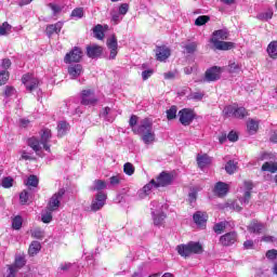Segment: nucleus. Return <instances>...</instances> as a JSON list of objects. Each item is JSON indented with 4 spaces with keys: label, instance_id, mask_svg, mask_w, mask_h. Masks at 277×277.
<instances>
[{
    "label": "nucleus",
    "instance_id": "nucleus-52",
    "mask_svg": "<svg viewBox=\"0 0 277 277\" xmlns=\"http://www.w3.org/2000/svg\"><path fill=\"white\" fill-rule=\"evenodd\" d=\"M120 181H122V175H113L110 177V185L113 186L120 185Z\"/></svg>",
    "mask_w": 277,
    "mask_h": 277
},
{
    "label": "nucleus",
    "instance_id": "nucleus-42",
    "mask_svg": "<svg viewBox=\"0 0 277 277\" xmlns=\"http://www.w3.org/2000/svg\"><path fill=\"white\" fill-rule=\"evenodd\" d=\"M272 16H274V12L272 10L258 14L259 21H271Z\"/></svg>",
    "mask_w": 277,
    "mask_h": 277
},
{
    "label": "nucleus",
    "instance_id": "nucleus-31",
    "mask_svg": "<svg viewBox=\"0 0 277 277\" xmlns=\"http://www.w3.org/2000/svg\"><path fill=\"white\" fill-rule=\"evenodd\" d=\"M245 187L247 189V192H245V205H248L250 202V190H252V188L254 187V185L252 184V182L250 181H246L245 182Z\"/></svg>",
    "mask_w": 277,
    "mask_h": 277
},
{
    "label": "nucleus",
    "instance_id": "nucleus-24",
    "mask_svg": "<svg viewBox=\"0 0 277 277\" xmlns=\"http://www.w3.org/2000/svg\"><path fill=\"white\" fill-rule=\"evenodd\" d=\"M62 27H64V23L57 22L56 24L47 26L45 31L48 36H53V34H60V31H62Z\"/></svg>",
    "mask_w": 277,
    "mask_h": 277
},
{
    "label": "nucleus",
    "instance_id": "nucleus-46",
    "mask_svg": "<svg viewBox=\"0 0 277 277\" xmlns=\"http://www.w3.org/2000/svg\"><path fill=\"white\" fill-rule=\"evenodd\" d=\"M185 49L186 53H195L198 44L196 42H189L187 44L182 45Z\"/></svg>",
    "mask_w": 277,
    "mask_h": 277
},
{
    "label": "nucleus",
    "instance_id": "nucleus-11",
    "mask_svg": "<svg viewBox=\"0 0 277 277\" xmlns=\"http://www.w3.org/2000/svg\"><path fill=\"white\" fill-rule=\"evenodd\" d=\"M81 57H83V51H81V48L76 47L65 55L64 62L65 64H79Z\"/></svg>",
    "mask_w": 277,
    "mask_h": 277
},
{
    "label": "nucleus",
    "instance_id": "nucleus-48",
    "mask_svg": "<svg viewBox=\"0 0 277 277\" xmlns=\"http://www.w3.org/2000/svg\"><path fill=\"white\" fill-rule=\"evenodd\" d=\"M31 236L35 237V239H43L44 238V230L37 227L31 230Z\"/></svg>",
    "mask_w": 277,
    "mask_h": 277
},
{
    "label": "nucleus",
    "instance_id": "nucleus-6",
    "mask_svg": "<svg viewBox=\"0 0 277 277\" xmlns=\"http://www.w3.org/2000/svg\"><path fill=\"white\" fill-rule=\"evenodd\" d=\"M225 118H246L248 110L245 107H239L236 104L225 106L223 109Z\"/></svg>",
    "mask_w": 277,
    "mask_h": 277
},
{
    "label": "nucleus",
    "instance_id": "nucleus-3",
    "mask_svg": "<svg viewBox=\"0 0 277 277\" xmlns=\"http://www.w3.org/2000/svg\"><path fill=\"white\" fill-rule=\"evenodd\" d=\"M224 40H228V30H215L211 38V43L217 51H230L232 49H235V43Z\"/></svg>",
    "mask_w": 277,
    "mask_h": 277
},
{
    "label": "nucleus",
    "instance_id": "nucleus-40",
    "mask_svg": "<svg viewBox=\"0 0 277 277\" xmlns=\"http://www.w3.org/2000/svg\"><path fill=\"white\" fill-rule=\"evenodd\" d=\"M210 17L208 15H200L196 18L195 21V25L197 27H202V25H207V23H209Z\"/></svg>",
    "mask_w": 277,
    "mask_h": 277
},
{
    "label": "nucleus",
    "instance_id": "nucleus-20",
    "mask_svg": "<svg viewBox=\"0 0 277 277\" xmlns=\"http://www.w3.org/2000/svg\"><path fill=\"white\" fill-rule=\"evenodd\" d=\"M100 116H101V118H104V120H106V122H114V120H116V116H117L116 109L105 107L100 113Z\"/></svg>",
    "mask_w": 277,
    "mask_h": 277
},
{
    "label": "nucleus",
    "instance_id": "nucleus-64",
    "mask_svg": "<svg viewBox=\"0 0 277 277\" xmlns=\"http://www.w3.org/2000/svg\"><path fill=\"white\" fill-rule=\"evenodd\" d=\"M9 275L6 277H16V267L9 266Z\"/></svg>",
    "mask_w": 277,
    "mask_h": 277
},
{
    "label": "nucleus",
    "instance_id": "nucleus-39",
    "mask_svg": "<svg viewBox=\"0 0 277 277\" xmlns=\"http://www.w3.org/2000/svg\"><path fill=\"white\" fill-rule=\"evenodd\" d=\"M123 172L128 176H133V174H135V167L133 166V163L127 162L123 166Z\"/></svg>",
    "mask_w": 277,
    "mask_h": 277
},
{
    "label": "nucleus",
    "instance_id": "nucleus-16",
    "mask_svg": "<svg viewBox=\"0 0 277 277\" xmlns=\"http://www.w3.org/2000/svg\"><path fill=\"white\" fill-rule=\"evenodd\" d=\"M170 55H172V51L170 50V48L166 45L156 48V60L158 62H166V60H168Z\"/></svg>",
    "mask_w": 277,
    "mask_h": 277
},
{
    "label": "nucleus",
    "instance_id": "nucleus-1",
    "mask_svg": "<svg viewBox=\"0 0 277 277\" xmlns=\"http://www.w3.org/2000/svg\"><path fill=\"white\" fill-rule=\"evenodd\" d=\"M133 133L141 136V140L146 146L155 144L156 134L153 130V121L148 118L141 120L137 124V128H133Z\"/></svg>",
    "mask_w": 277,
    "mask_h": 277
},
{
    "label": "nucleus",
    "instance_id": "nucleus-2",
    "mask_svg": "<svg viewBox=\"0 0 277 277\" xmlns=\"http://www.w3.org/2000/svg\"><path fill=\"white\" fill-rule=\"evenodd\" d=\"M51 142V130L43 129L41 131L40 140L36 136H32L28 140V146L35 150L36 155L42 157V150H47L51 153V146L49 145Z\"/></svg>",
    "mask_w": 277,
    "mask_h": 277
},
{
    "label": "nucleus",
    "instance_id": "nucleus-41",
    "mask_svg": "<svg viewBox=\"0 0 277 277\" xmlns=\"http://www.w3.org/2000/svg\"><path fill=\"white\" fill-rule=\"evenodd\" d=\"M245 200H246V197H242L239 200L234 201L232 203V208L234 209V211H241V206L243 207V206L248 205L245 202ZM239 205H241V206H239Z\"/></svg>",
    "mask_w": 277,
    "mask_h": 277
},
{
    "label": "nucleus",
    "instance_id": "nucleus-33",
    "mask_svg": "<svg viewBox=\"0 0 277 277\" xmlns=\"http://www.w3.org/2000/svg\"><path fill=\"white\" fill-rule=\"evenodd\" d=\"M262 171L263 172H272V173L277 172V162H265L262 166Z\"/></svg>",
    "mask_w": 277,
    "mask_h": 277
},
{
    "label": "nucleus",
    "instance_id": "nucleus-27",
    "mask_svg": "<svg viewBox=\"0 0 277 277\" xmlns=\"http://www.w3.org/2000/svg\"><path fill=\"white\" fill-rule=\"evenodd\" d=\"M247 131L249 135H254V133L259 131V121H255L254 119H249L247 121Z\"/></svg>",
    "mask_w": 277,
    "mask_h": 277
},
{
    "label": "nucleus",
    "instance_id": "nucleus-19",
    "mask_svg": "<svg viewBox=\"0 0 277 277\" xmlns=\"http://www.w3.org/2000/svg\"><path fill=\"white\" fill-rule=\"evenodd\" d=\"M87 55L92 60L101 57V55H103V47L96 44L87 47Z\"/></svg>",
    "mask_w": 277,
    "mask_h": 277
},
{
    "label": "nucleus",
    "instance_id": "nucleus-45",
    "mask_svg": "<svg viewBox=\"0 0 277 277\" xmlns=\"http://www.w3.org/2000/svg\"><path fill=\"white\" fill-rule=\"evenodd\" d=\"M25 265V258L23 255H18L15 258V264L11 265V267H15L16 272H18V267H23Z\"/></svg>",
    "mask_w": 277,
    "mask_h": 277
},
{
    "label": "nucleus",
    "instance_id": "nucleus-18",
    "mask_svg": "<svg viewBox=\"0 0 277 277\" xmlns=\"http://www.w3.org/2000/svg\"><path fill=\"white\" fill-rule=\"evenodd\" d=\"M67 71L70 79H77L83 75V66L81 64L69 65Z\"/></svg>",
    "mask_w": 277,
    "mask_h": 277
},
{
    "label": "nucleus",
    "instance_id": "nucleus-34",
    "mask_svg": "<svg viewBox=\"0 0 277 277\" xmlns=\"http://www.w3.org/2000/svg\"><path fill=\"white\" fill-rule=\"evenodd\" d=\"M197 163L199 168H205L206 166H209V163H211V158H209V156L207 155L198 156Z\"/></svg>",
    "mask_w": 277,
    "mask_h": 277
},
{
    "label": "nucleus",
    "instance_id": "nucleus-59",
    "mask_svg": "<svg viewBox=\"0 0 277 277\" xmlns=\"http://www.w3.org/2000/svg\"><path fill=\"white\" fill-rule=\"evenodd\" d=\"M129 124L132 128V131H133V129H137V126H136L137 124V116L133 115L130 118Z\"/></svg>",
    "mask_w": 277,
    "mask_h": 277
},
{
    "label": "nucleus",
    "instance_id": "nucleus-28",
    "mask_svg": "<svg viewBox=\"0 0 277 277\" xmlns=\"http://www.w3.org/2000/svg\"><path fill=\"white\" fill-rule=\"evenodd\" d=\"M40 250H42V245H40L39 241H32L28 248V254L30 256H36Z\"/></svg>",
    "mask_w": 277,
    "mask_h": 277
},
{
    "label": "nucleus",
    "instance_id": "nucleus-49",
    "mask_svg": "<svg viewBox=\"0 0 277 277\" xmlns=\"http://www.w3.org/2000/svg\"><path fill=\"white\" fill-rule=\"evenodd\" d=\"M1 185L5 189H10V187H12V185H14V180L12 177H3L1 181Z\"/></svg>",
    "mask_w": 277,
    "mask_h": 277
},
{
    "label": "nucleus",
    "instance_id": "nucleus-61",
    "mask_svg": "<svg viewBox=\"0 0 277 277\" xmlns=\"http://www.w3.org/2000/svg\"><path fill=\"white\" fill-rule=\"evenodd\" d=\"M21 159H25V161L34 159L31 157V153H28L27 150H22L21 151Z\"/></svg>",
    "mask_w": 277,
    "mask_h": 277
},
{
    "label": "nucleus",
    "instance_id": "nucleus-22",
    "mask_svg": "<svg viewBox=\"0 0 277 277\" xmlns=\"http://www.w3.org/2000/svg\"><path fill=\"white\" fill-rule=\"evenodd\" d=\"M154 187H155V180H151L141 190H138V197L144 199L146 198V196H150V192H153Z\"/></svg>",
    "mask_w": 277,
    "mask_h": 277
},
{
    "label": "nucleus",
    "instance_id": "nucleus-8",
    "mask_svg": "<svg viewBox=\"0 0 277 277\" xmlns=\"http://www.w3.org/2000/svg\"><path fill=\"white\" fill-rule=\"evenodd\" d=\"M64 194H66V190L64 188H61L50 198V201L48 203L49 211H57L60 209V205L62 203Z\"/></svg>",
    "mask_w": 277,
    "mask_h": 277
},
{
    "label": "nucleus",
    "instance_id": "nucleus-29",
    "mask_svg": "<svg viewBox=\"0 0 277 277\" xmlns=\"http://www.w3.org/2000/svg\"><path fill=\"white\" fill-rule=\"evenodd\" d=\"M93 192H103V189H107V182L103 180H95L92 186Z\"/></svg>",
    "mask_w": 277,
    "mask_h": 277
},
{
    "label": "nucleus",
    "instance_id": "nucleus-36",
    "mask_svg": "<svg viewBox=\"0 0 277 277\" xmlns=\"http://www.w3.org/2000/svg\"><path fill=\"white\" fill-rule=\"evenodd\" d=\"M94 37L97 38V40H103L105 38V32L103 31V25L98 24L93 28Z\"/></svg>",
    "mask_w": 277,
    "mask_h": 277
},
{
    "label": "nucleus",
    "instance_id": "nucleus-5",
    "mask_svg": "<svg viewBox=\"0 0 277 277\" xmlns=\"http://www.w3.org/2000/svg\"><path fill=\"white\" fill-rule=\"evenodd\" d=\"M163 205L159 201L151 202V217L155 226H163L166 224V212H163Z\"/></svg>",
    "mask_w": 277,
    "mask_h": 277
},
{
    "label": "nucleus",
    "instance_id": "nucleus-25",
    "mask_svg": "<svg viewBox=\"0 0 277 277\" xmlns=\"http://www.w3.org/2000/svg\"><path fill=\"white\" fill-rule=\"evenodd\" d=\"M70 131V126L66 121H60L57 124L58 137H64Z\"/></svg>",
    "mask_w": 277,
    "mask_h": 277
},
{
    "label": "nucleus",
    "instance_id": "nucleus-37",
    "mask_svg": "<svg viewBox=\"0 0 277 277\" xmlns=\"http://www.w3.org/2000/svg\"><path fill=\"white\" fill-rule=\"evenodd\" d=\"M228 72L232 75H239L241 72V65L238 63H229Z\"/></svg>",
    "mask_w": 277,
    "mask_h": 277
},
{
    "label": "nucleus",
    "instance_id": "nucleus-9",
    "mask_svg": "<svg viewBox=\"0 0 277 277\" xmlns=\"http://www.w3.org/2000/svg\"><path fill=\"white\" fill-rule=\"evenodd\" d=\"M173 181L174 175H172V173L163 171L157 176L154 185L155 187H168V185H172Z\"/></svg>",
    "mask_w": 277,
    "mask_h": 277
},
{
    "label": "nucleus",
    "instance_id": "nucleus-4",
    "mask_svg": "<svg viewBox=\"0 0 277 277\" xmlns=\"http://www.w3.org/2000/svg\"><path fill=\"white\" fill-rule=\"evenodd\" d=\"M176 251L180 256L187 259L192 254H202L203 249L200 242L189 241L188 243L177 246Z\"/></svg>",
    "mask_w": 277,
    "mask_h": 277
},
{
    "label": "nucleus",
    "instance_id": "nucleus-12",
    "mask_svg": "<svg viewBox=\"0 0 277 277\" xmlns=\"http://www.w3.org/2000/svg\"><path fill=\"white\" fill-rule=\"evenodd\" d=\"M179 116H180V122L184 127H189V124H192V122L194 121V117H195L194 110L188 108H184L180 110Z\"/></svg>",
    "mask_w": 277,
    "mask_h": 277
},
{
    "label": "nucleus",
    "instance_id": "nucleus-63",
    "mask_svg": "<svg viewBox=\"0 0 277 277\" xmlns=\"http://www.w3.org/2000/svg\"><path fill=\"white\" fill-rule=\"evenodd\" d=\"M153 69L144 70L142 72L143 81H146L149 77H153Z\"/></svg>",
    "mask_w": 277,
    "mask_h": 277
},
{
    "label": "nucleus",
    "instance_id": "nucleus-62",
    "mask_svg": "<svg viewBox=\"0 0 277 277\" xmlns=\"http://www.w3.org/2000/svg\"><path fill=\"white\" fill-rule=\"evenodd\" d=\"M277 256V250H269L266 252V258L269 259L271 261H274Z\"/></svg>",
    "mask_w": 277,
    "mask_h": 277
},
{
    "label": "nucleus",
    "instance_id": "nucleus-55",
    "mask_svg": "<svg viewBox=\"0 0 277 277\" xmlns=\"http://www.w3.org/2000/svg\"><path fill=\"white\" fill-rule=\"evenodd\" d=\"M16 94V89L14 87H6L4 90V96H14Z\"/></svg>",
    "mask_w": 277,
    "mask_h": 277
},
{
    "label": "nucleus",
    "instance_id": "nucleus-54",
    "mask_svg": "<svg viewBox=\"0 0 277 277\" xmlns=\"http://www.w3.org/2000/svg\"><path fill=\"white\" fill-rule=\"evenodd\" d=\"M71 16H74L75 18H82L83 17V9H81V8L75 9L71 12Z\"/></svg>",
    "mask_w": 277,
    "mask_h": 277
},
{
    "label": "nucleus",
    "instance_id": "nucleus-32",
    "mask_svg": "<svg viewBox=\"0 0 277 277\" xmlns=\"http://www.w3.org/2000/svg\"><path fill=\"white\" fill-rule=\"evenodd\" d=\"M53 220V211L49 210V208L41 214V221L43 224H51Z\"/></svg>",
    "mask_w": 277,
    "mask_h": 277
},
{
    "label": "nucleus",
    "instance_id": "nucleus-47",
    "mask_svg": "<svg viewBox=\"0 0 277 277\" xmlns=\"http://www.w3.org/2000/svg\"><path fill=\"white\" fill-rule=\"evenodd\" d=\"M10 79V72L8 70L0 71V85H5Z\"/></svg>",
    "mask_w": 277,
    "mask_h": 277
},
{
    "label": "nucleus",
    "instance_id": "nucleus-30",
    "mask_svg": "<svg viewBox=\"0 0 277 277\" xmlns=\"http://www.w3.org/2000/svg\"><path fill=\"white\" fill-rule=\"evenodd\" d=\"M267 53L272 60H277V41H273L268 44Z\"/></svg>",
    "mask_w": 277,
    "mask_h": 277
},
{
    "label": "nucleus",
    "instance_id": "nucleus-21",
    "mask_svg": "<svg viewBox=\"0 0 277 277\" xmlns=\"http://www.w3.org/2000/svg\"><path fill=\"white\" fill-rule=\"evenodd\" d=\"M235 241H237V233L235 232L227 233L220 238L222 246H233Z\"/></svg>",
    "mask_w": 277,
    "mask_h": 277
},
{
    "label": "nucleus",
    "instance_id": "nucleus-44",
    "mask_svg": "<svg viewBox=\"0 0 277 277\" xmlns=\"http://www.w3.org/2000/svg\"><path fill=\"white\" fill-rule=\"evenodd\" d=\"M10 31H12V26H10V24L6 22L0 26V36H8Z\"/></svg>",
    "mask_w": 277,
    "mask_h": 277
},
{
    "label": "nucleus",
    "instance_id": "nucleus-53",
    "mask_svg": "<svg viewBox=\"0 0 277 277\" xmlns=\"http://www.w3.org/2000/svg\"><path fill=\"white\" fill-rule=\"evenodd\" d=\"M19 200L22 205H27V200H29V193H27V190L22 192L19 195Z\"/></svg>",
    "mask_w": 277,
    "mask_h": 277
},
{
    "label": "nucleus",
    "instance_id": "nucleus-56",
    "mask_svg": "<svg viewBox=\"0 0 277 277\" xmlns=\"http://www.w3.org/2000/svg\"><path fill=\"white\" fill-rule=\"evenodd\" d=\"M205 97V93L202 92H194L190 94V98H194V101H202Z\"/></svg>",
    "mask_w": 277,
    "mask_h": 277
},
{
    "label": "nucleus",
    "instance_id": "nucleus-13",
    "mask_svg": "<svg viewBox=\"0 0 277 277\" xmlns=\"http://www.w3.org/2000/svg\"><path fill=\"white\" fill-rule=\"evenodd\" d=\"M220 77H222V68L215 66L206 71L205 79L202 81L211 83V81H217Z\"/></svg>",
    "mask_w": 277,
    "mask_h": 277
},
{
    "label": "nucleus",
    "instance_id": "nucleus-35",
    "mask_svg": "<svg viewBox=\"0 0 277 277\" xmlns=\"http://www.w3.org/2000/svg\"><path fill=\"white\" fill-rule=\"evenodd\" d=\"M38 176L36 175H29L28 179L25 181V185L31 189V187H38Z\"/></svg>",
    "mask_w": 277,
    "mask_h": 277
},
{
    "label": "nucleus",
    "instance_id": "nucleus-51",
    "mask_svg": "<svg viewBox=\"0 0 277 277\" xmlns=\"http://www.w3.org/2000/svg\"><path fill=\"white\" fill-rule=\"evenodd\" d=\"M168 120H174L176 118V106H171L170 109L167 110Z\"/></svg>",
    "mask_w": 277,
    "mask_h": 277
},
{
    "label": "nucleus",
    "instance_id": "nucleus-43",
    "mask_svg": "<svg viewBox=\"0 0 277 277\" xmlns=\"http://www.w3.org/2000/svg\"><path fill=\"white\" fill-rule=\"evenodd\" d=\"M23 226V217L21 216H15L12 221V227L15 229V230H21Z\"/></svg>",
    "mask_w": 277,
    "mask_h": 277
},
{
    "label": "nucleus",
    "instance_id": "nucleus-7",
    "mask_svg": "<svg viewBox=\"0 0 277 277\" xmlns=\"http://www.w3.org/2000/svg\"><path fill=\"white\" fill-rule=\"evenodd\" d=\"M80 103L88 107H94L98 103V97L94 94V90L87 89L80 93Z\"/></svg>",
    "mask_w": 277,
    "mask_h": 277
},
{
    "label": "nucleus",
    "instance_id": "nucleus-58",
    "mask_svg": "<svg viewBox=\"0 0 277 277\" xmlns=\"http://www.w3.org/2000/svg\"><path fill=\"white\" fill-rule=\"evenodd\" d=\"M10 66H12V61H10V58H3L1 62V68H3V70H8Z\"/></svg>",
    "mask_w": 277,
    "mask_h": 277
},
{
    "label": "nucleus",
    "instance_id": "nucleus-38",
    "mask_svg": "<svg viewBox=\"0 0 277 277\" xmlns=\"http://www.w3.org/2000/svg\"><path fill=\"white\" fill-rule=\"evenodd\" d=\"M225 170H226L227 174H235V172H237V162L229 160L225 164Z\"/></svg>",
    "mask_w": 277,
    "mask_h": 277
},
{
    "label": "nucleus",
    "instance_id": "nucleus-23",
    "mask_svg": "<svg viewBox=\"0 0 277 277\" xmlns=\"http://www.w3.org/2000/svg\"><path fill=\"white\" fill-rule=\"evenodd\" d=\"M193 220L197 226H205L207 224L208 216L205 212H196L193 216Z\"/></svg>",
    "mask_w": 277,
    "mask_h": 277
},
{
    "label": "nucleus",
    "instance_id": "nucleus-57",
    "mask_svg": "<svg viewBox=\"0 0 277 277\" xmlns=\"http://www.w3.org/2000/svg\"><path fill=\"white\" fill-rule=\"evenodd\" d=\"M127 12H129V4L128 3L120 4V6H119V14L124 16L127 14Z\"/></svg>",
    "mask_w": 277,
    "mask_h": 277
},
{
    "label": "nucleus",
    "instance_id": "nucleus-60",
    "mask_svg": "<svg viewBox=\"0 0 277 277\" xmlns=\"http://www.w3.org/2000/svg\"><path fill=\"white\" fill-rule=\"evenodd\" d=\"M227 140H229V142H237V140H239V136L237 135V132L232 131L228 133Z\"/></svg>",
    "mask_w": 277,
    "mask_h": 277
},
{
    "label": "nucleus",
    "instance_id": "nucleus-10",
    "mask_svg": "<svg viewBox=\"0 0 277 277\" xmlns=\"http://www.w3.org/2000/svg\"><path fill=\"white\" fill-rule=\"evenodd\" d=\"M22 82L24 83L28 92H34V90H36V88L40 85V81L38 80V78H36V76H34V74L24 75L22 78Z\"/></svg>",
    "mask_w": 277,
    "mask_h": 277
},
{
    "label": "nucleus",
    "instance_id": "nucleus-14",
    "mask_svg": "<svg viewBox=\"0 0 277 277\" xmlns=\"http://www.w3.org/2000/svg\"><path fill=\"white\" fill-rule=\"evenodd\" d=\"M107 201V195L105 193H97V196L92 200L91 209L93 211H101L102 207H105V202Z\"/></svg>",
    "mask_w": 277,
    "mask_h": 277
},
{
    "label": "nucleus",
    "instance_id": "nucleus-17",
    "mask_svg": "<svg viewBox=\"0 0 277 277\" xmlns=\"http://www.w3.org/2000/svg\"><path fill=\"white\" fill-rule=\"evenodd\" d=\"M228 189H230L228 184H226L224 182H217L214 185L213 192H214L215 196H219V198H224V196H226L228 194Z\"/></svg>",
    "mask_w": 277,
    "mask_h": 277
},
{
    "label": "nucleus",
    "instance_id": "nucleus-26",
    "mask_svg": "<svg viewBox=\"0 0 277 277\" xmlns=\"http://www.w3.org/2000/svg\"><path fill=\"white\" fill-rule=\"evenodd\" d=\"M248 230L250 233H263L265 230V225L259 223L258 221L251 222V224L248 226Z\"/></svg>",
    "mask_w": 277,
    "mask_h": 277
},
{
    "label": "nucleus",
    "instance_id": "nucleus-15",
    "mask_svg": "<svg viewBox=\"0 0 277 277\" xmlns=\"http://www.w3.org/2000/svg\"><path fill=\"white\" fill-rule=\"evenodd\" d=\"M106 44L110 51L109 60H116V55H118V39H116V36L113 35L108 38Z\"/></svg>",
    "mask_w": 277,
    "mask_h": 277
},
{
    "label": "nucleus",
    "instance_id": "nucleus-50",
    "mask_svg": "<svg viewBox=\"0 0 277 277\" xmlns=\"http://www.w3.org/2000/svg\"><path fill=\"white\" fill-rule=\"evenodd\" d=\"M225 228H226L225 222L216 223L214 225V233H216V235H222V233H224Z\"/></svg>",
    "mask_w": 277,
    "mask_h": 277
}]
</instances>
